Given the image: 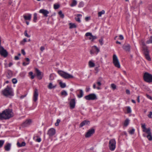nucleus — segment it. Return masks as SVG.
<instances>
[{"label": "nucleus", "instance_id": "nucleus-1", "mask_svg": "<svg viewBox=\"0 0 152 152\" xmlns=\"http://www.w3.org/2000/svg\"><path fill=\"white\" fill-rule=\"evenodd\" d=\"M13 116L12 109H7L4 110L1 113H0V120L8 119L12 117Z\"/></svg>", "mask_w": 152, "mask_h": 152}, {"label": "nucleus", "instance_id": "nucleus-2", "mask_svg": "<svg viewBox=\"0 0 152 152\" xmlns=\"http://www.w3.org/2000/svg\"><path fill=\"white\" fill-rule=\"evenodd\" d=\"M141 127L142 129V131L147 134L146 137L149 141L152 140V136L151 129L150 128H147L145 124H141Z\"/></svg>", "mask_w": 152, "mask_h": 152}, {"label": "nucleus", "instance_id": "nucleus-3", "mask_svg": "<svg viewBox=\"0 0 152 152\" xmlns=\"http://www.w3.org/2000/svg\"><path fill=\"white\" fill-rule=\"evenodd\" d=\"M142 45L143 53L145 57L148 61H150L151 58L149 55V51L147 47L145 46V44L143 42H142Z\"/></svg>", "mask_w": 152, "mask_h": 152}, {"label": "nucleus", "instance_id": "nucleus-4", "mask_svg": "<svg viewBox=\"0 0 152 152\" xmlns=\"http://www.w3.org/2000/svg\"><path fill=\"white\" fill-rule=\"evenodd\" d=\"M58 73L61 77L65 79H69L73 77L72 75L62 71H58Z\"/></svg>", "mask_w": 152, "mask_h": 152}, {"label": "nucleus", "instance_id": "nucleus-5", "mask_svg": "<svg viewBox=\"0 0 152 152\" xmlns=\"http://www.w3.org/2000/svg\"><path fill=\"white\" fill-rule=\"evenodd\" d=\"M2 92L3 95H12L13 94L12 88L8 86H7L2 91Z\"/></svg>", "mask_w": 152, "mask_h": 152}, {"label": "nucleus", "instance_id": "nucleus-6", "mask_svg": "<svg viewBox=\"0 0 152 152\" xmlns=\"http://www.w3.org/2000/svg\"><path fill=\"white\" fill-rule=\"evenodd\" d=\"M143 79L144 80L147 82L152 83V75L148 72H146L144 73Z\"/></svg>", "mask_w": 152, "mask_h": 152}, {"label": "nucleus", "instance_id": "nucleus-7", "mask_svg": "<svg viewBox=\"0 0 152 152\" xmlns=\"http://www.w3.org/2000/svg\"><path fill=\"white\" fill-rule=\"evenodd\" d=\"M116 142L115 140L112 139L110 140L109 143V147L111 151H114L115 148Z\"/></svg>", "mask_w": 152, "mask_h": 152}, {"label": "nucleus", "instance_id": "nucleus-8", "mask_svg": "<svg viewBox=\"0 0 152 152\" xmlns=\"http://www.w3.org/2000/svg\"><path fill=\"white\" fill-rule=\"evenodd\" d=\"M113 63L115 66L118 68H120V65L118 58L115 54L113 56Z\"/></svg>", "mask_w": 152, "mask_h": 152}, {"label": "nucleus", "instance_id": "nucleus-9", "mask_svg": "<svg viewBox=\"0 0 152 152\" xmlns=\"http://www.w3.org/2000/svg\"><path fill=\"white\" fill-rule=\"evenodd\" d=\"M69 104L70 109H74L75 107L76 103L75 99H69Z\"/></svg>", "mask_w": 152, "mask_h": 152}, {"label": "nucleus", "instance_id": "nucleus-10", "mask_svg": "<svg viewBox=\"0 0 152 152\" xmlns=\"http://www.w3.org/2000/svg\"><path fill=\"white\" fill-rule=\"evenodd\" d=\"M95 132V130L93 128L89 129L85 135L86 137H89L93 134Z\"/></svg>", "mask_w": 152, "mask_h": 152}, {"label": "nucleus", "instance_id": "nucleus-11", "mask_svg": "<svg viewBox=\"0 0 152 152\" xmlns=\"http://www.w3.org/2000/svg\"><path fill=\"white\" fill-rule=\"evenodd\" d=\"M35 72L38 79L39 80L41 79L42 77V72L37 68L35 69Z\"/></svg>", "mask_w": 152, "mask_h": 152}, {"label": "nucleus", "instance_id": "nucleus-12", "mask_svg": "<svg viewBox=\"0 0 152 152\" xmlns=\"http://www.w3.org/2000/svg\"><path fill=\"white\" fill-rule=\"evenodd\" d=\"M39 12L43 14L46 17L48 16V14L49 13V12L46 10L42 9L39 10Z\"/></svg>", "mask_w": 152, "mask_h": 152}, {"label": "nucleus", "instance_id": "nucleus-13", "mask_svg": "<svg viewBox=\"0 0 152 152\" xmlns=\"http://www.w3.org/2000/svg\"><path fill=\"white\" fill-rule=\"evenodd\" d=\"M85 98L88 100H94L97 99L96 96H86Z\"/></svg>", "mask_w": 152, "mask_h": 152}, {"label": "nucleus", "instance_id": "nucleus-14", "mask_svg": "<svg viewBox=\"0 0 152 152\" xmlns=\"http://www.w3.org/2000/svg\"><path fill=\"white\" fill-rule=\"evenodd\" d=\"M55 130L53 128H51L49 129L48 131V134L50 136H53L55 134Z\"/></svg>", "mask_w": 152, "mask_h": 152}, {"label": "nucleus", "instance_id": "nucleus-15", "mask_svg": "<svg viewBox=\"0 0 152 152\" xmlns=\"http://www.w3.org/2000/svg\"><path fill=\"white\" fill-rule=\"evenodd\" d=\"M90 124V121L85 120L82 121L80 124L79 127L81 128L85 125H89Z\"/></svg>", "mask_w": 152, "mask_h": 152}, {"label": "nucleus", "instance_id": "nucleus-16", "mask_svg": "<svg viewBox=\"0 0 152 152\" xmlns=\"http://www.w3.org/2000/svg\"><path fill=\"white\" fill-rule=\"evenodd\" d=\"M31 122V119L26 120L22 124V126L25 127L30 125Z\"/></svg>", "mask_w": 152, "mask_h": 152}, {"label": "nucleus", "instance_id": "nucleus-17", "mask_svg": "<svg viewBox=\"0 0 152 152\" xmlns=\"http://www.w3.org/2000/svg\"><path fill=\"white\" fill-rule=\"evenodd\" d=\"M123 48L126 51L129 52L130 51V46L129 44H125L123 46Z\"/></svg>", "mask_w": 152, "mask_h": 152}, {"label": "nucleus", "instance_id": "nucleus-18", "mask_svg": "<svg viewBox=\"0 0 152 152\" xmlns=\"http://www.w3.org/2000/svg\"><path fill=\"white\" fill-rule=\"evenodd\" d=\"M23 17L25 20H30L31 19V14H28L27 15H24Z\"/></svg>", "mask_w": 152, "mask_h": 152}, {"label": "nucleus", "instance_id": "nucleus-19", "mask_svg": "<svg viewBox=\"0 0 152 152\" xmlns=\"http://www.w3.org/2000/svg\"><path fill=\"white\" fill-rule=\"evenodd\" d=\"M11 144L10 143L7 144L4 147V148L6 151H8L10 149Z\"/></svg>", "mask_w": 152, "mask_h": 152}, {"label": "nucleus", "instance_id": "nucleus-20", "mask_svg": "<svg viewBox=\"0 0 152 152\" xmlns=\"http://www.w3.org/2000/svg\"><path fill=\"white\" fill-rule=\"evenodd\" d=\"M56 87V85H53L51 83H49V85L48 86V88L49 89H52L55 88Z\"/></svg>", "mask_w": 152, "mask_h": 152}, {"label": "nucleus", "instance_id": "nucleus-21", "mask_svg": "<svg viewBox=\"0 0 152 152\" xmlns=\"http://www.w3.org/2000/svg\"><path fill=\"white\" fill-rule=\"evenodd\" d=\"M77 2L75 0H72V3L70 4L71 7H74L76 6L77 4Z\"/></svg>", "mask_w": 152, "mask_h": 152}, {"label": "nucleus", "instance_id": "nucleus-22", "mask_svg": "<svg viewBox=\"0 0 152 152\" xmlns=\"http://www.w3.org/2000/svg\"><path fill=\"white\" fill-rule=\"evenodd\" d=\"M102 80V77H100L98 79V81L96 83L98 86H100L102 84L101 83V81Z\"/></svg>", "mask_w": 152, "mask_h": 152}, {"label": "nucleus", "instance_id": "nucleus-23", "mask_svg": "<svg viewBox=\"0 0 152 152\" xmlns=\"http://www.w3.org/2000/svg\"><path fill=\"white\" fill-rule=\"evenodd\" d=\"M129 120L127 118L126 119V120L124 121V126L126 127L129 124Z\"/></svg>", "mask_w": 152, "mask_h": 152}, {"label": "nucleus", "instance_id": "nucleus-24", "mask_svg": "<svg viewBox=\"0 0 152 152\" xmlns=\"http://www.w3.org/2000/svg\"><path fill=\"white\" fill-rule=\"evenodd\" d=\"M69 25L70 26L69 28H76L77 27L75 23H70L69 24Z\"/></svg>", "mask_w": 152, "mask_h": 152}, {"label": "nucleus", "instance_id": "nucleus-25", "mask_svg": "<svg viewBox=\"0 0 152 152\" xmlns=\"http://www.w3.org/2000/svg\"><path fill=\"white\" fill-rule=\"evenodd\" d=\"M77 94L78 95H83V91L82 90H78L76 91Z\"/></svg>", "mask_w": 152, "mask_h": 152}, {"label": "nucleus", "instance_id": "nucleus-26", "mask_svg": "<svg viewBox=\"0 0 152 152\" xmlns=\"http://www.w3.org/2000/svg\"><path fill=\"white\" fill-rule=\"evenodd\" d=\"M88 64L89 67H94L95 65L94 63L93 62L91 61H89Z\"/></svg>", "mask_w": 152, "mask_h": 152}, {"label": "nucleus", "instance_id": "nucleus-27", "mask_svg": "<svg viewBox=\"0 0 152 152\" xmlns=\"http://www.w3.org/2000/svg\"><path fill=\"white\" fill-rule=\"evenodd\" d=\"M92 49H95L96 50V51L97 52V53H96V54H97V53L99 51V48L96 46H94L92 47Z\"/></svg>", "mask_w": 152, "mask_h": 152}, {"label": "nucleus", "instance_id": "nucleus-28", "mask_svg": "<svg viewBox=\"0 0 152 152\" xmlns=\"http://www.w3.org/2000/svg\"><path fill=\"white\" fill-rule=\"evenodd\" d=\"M59 83V84L60 85L61 87L62 88H64L66 86L65 83H63L61 82H60Z\"/></svg>", "mask_w": 152, "mask_h": 152}, {"label": "nucleus", "instance_id": "nucleus-29", "mask_svg": "<svg viewBox=\"0 0 152 152\" xmlns=\"http://www.w3.org/2000/svg\"><path fill=\"white\" fill-rule=\"evenodd\" d=\"M37 13H34V19H33V21L34 22H36V20H37Z\"/></svg>", "mask_w": 152, "mask_h": 152}, {"label": "nucleus", "instance_id": "nucleus-30", "mask_svg": "<svg viewBox=\"0 0 152 152\" xmlns=\"http://www.w3.org/2000/svg\"><path fill=\"white\" fill-rule=\"evenodd\" d=\"M105 13V11L104 10H102L101 11L99 12L98 13V17H101L102 14H104Z\"/></svg>", "mask_w": 152, "mask_h": 152}, {"label": "nucleus", "instance_id": "nucleus-31", "mask_svg": "<svg viewBox=\"0 0 152 152\" xmlns=\"http://www.w3.org/2000/svg\"><path fill=\"white\" fill-rule=\"evenodd\" d=\"M54 79V75L53 74H51L49 76V80H52Z\"/></svg>", "mask_w": 152, "mask_h": 152}, {"label": "nucleus", "instance_id": "nucleus-32", "mask_svg": "<svg viewBox=\"0 0 152 152\" xmlns=\"http://www.w3.org/2000/svg\"><path fill=\"white\" fill-rule=\"evenodd\" d=\"M111 87L112 88V89L113 90L115 89L116 88V86L113 83L111 84Z\"/></svg>", "mask_w": 152, "mask_h": 152}, {"label": "nucleus", "instance_id": "nucleus-33", "mask_svg": "<svg viewBox=\"0 0 152 152\" xmlns=\"http://www.w3.org/2000/svg\"><path fill=\"white\" fill-rule=\"evenodd\" d=\"M146 43L148 44L152 43V36H151L149 40L146 42Z\"/></svg>", "mask_w": 152, "mask_h": 152}, {"label": "nucleus", "instance_id": "nucleus-34", "mask_svg": "<svg viewBox=\"0 0 152 152\" xmlns=\"http://www.w3.org/2000/svg\"><path fill=\"white\" fill-rule=\"evenodd\" d=\"M58 14L60 15V17L63 18L64 17V15L62 13V12L60 11L58 12Z\"/></svg>", "mask_w": 152, "mask_h": 152}, {"label": "nucleus", "instance_id": "nucleus-35", "mask_svg": "<svg viewBox=\"0 0 152 152\" xmlns=\"http://www.w3.org/2000/svg\"><path fill=\"white\" fill-rule=\"evenodd\" d=\"M83 5L84 3L83 1H81L79 3L78 6L79 7H83Z\"/></svg>", "mask_w": 152, "mask_h": 152}, {"label": "nucleus", "instance_id": "nucleus-36", "mask_svg": "<svg viewBox=\"0 0 152 152\" xmlns=\"http://www.w3.org/2000/svg\"><path fill=\"white\" fill-rule=\"evenodd\" d=\"M127 111L128 113H130L131 112V109L129 107H127Z\"/></svg>", "mask_w": 152, "mask_h": 152}, {"label": "nucleus", "instance_id": "nucleus-37", "mask_svg": "<svg viewBox=\"0 0 152 152\" xmlns=\"http://www.w3.org/2000/svg\"><path fill=\"white\" fill-rule=\"evenodd\" d=\"M27 42V40L25 38L23 39V40L20 42V44L21 45H23L24 44V43L26 42Z\"/></svg>", "mask_w": 152, "mask_h": 152}, {"label": "nucleus", "instance_id": "nucleus-38", "mask_svg": "<svg viewBox=\"0 0 152 152\" xmlns=\"http://www.w3.org/2000/svg\"><path fill=\"white\" fill-rule=\"evenodd\" d=\"M59 5L58 4H54V8L56 10L58 9L59 8Z\"/></svg>", "mask_w": 152, "mask_h": 152}, {"label": "nucleus", "instance_id": "nucleus-39", "mask_svg": "<svg viewBox=\"0 0 152 152\" xmlns=\"http://www.w3.org/2000/svg\"><path fill=\"white\" fill-rule=\"evenodd\" d=\"M4 141L3 140H0V148H1L4 143Z\"/></svg>", "mask_w": 152, "mask_h": 152}, {"label": "nucleus", "instance_id": "nucleus-40", "mask_svg": "<svg viewBox=\"0 0 152 152\" xmlns=\"http://www.w3.org/2000/svg\"><path fill=\"white\" fill-rule=\"evenodd\" d=\"M24 35L25 36L28 37H30V36L28 35L27 34V30H26L25 31L24 33Z\"/></svg>", "mask_w": 152, "mask_h": 152}, {"label": "nucleus", "instance_id": "nucleus-41", "mask_svg": "<svg viewBox=\"0 0 152 152\" xmlns=\"http://www.w3.org/2000/svg\"><path fill=\"white\" fill-rule=\"evenodd\" d=\"M60 122V120L59 119H58L57 120L55 124V125L56 126L58 125L59 123Z\"/></svg>", "mask_w": 152, "mask_h": 152}, {"label": "nucleus", "instance_id": "nucleus-42", "mask_svg": "<svg viewBox=\"0 0 152 152\" xmlns=\"http://www.w3.org/2000/svg\"><path fill=\"white\" fill-rule=\"evenodd\" d=\"M134 129H133L129 131V133L131 134H133L134 133Z\"/></svg>", "mask_w": 152, "mask_h": 152}, {"label": "nucleus", "instance_id": "nucleus-43", "mask_svg": "<svg viewBox=\"0 0 152 152\" xmlns=\"http://www.w3.org/2000/svg\"><path fill=\"white\" fill-rule=\"evenodd\" d=\"M85 35L86 37H88V36L91 37V36H92V34L91 33L88 32V33H86Z\"/></svg>", "mask_w": 152, "mask_h": 152}, {"label": "nucleus", "instance_id": "nucleus-44", "mask_svg": "<svg viewBox=\"0 0 152 152\" xmlns=\"http://www.w3.org/2000/svg\"><path fill=\"white\" fill-rule=\"evenodd\" d=\"M75 20L79 23H80L81 22V20H80V18L78 17H75Z\"/></svg>", "mask_w": 152, "mask_h": 152}, {"label": "nucleus", "instance_id": "nucleus-45", "mask_svg": "<svg viewBox=\"0 0 152 152\" xmlns=\"http://www.w3.org/2000/svg\"><path fill=\"white\" fill-rule=\"evenodd\" d=\"M12 81L13 84H15L17 83V80L15 78H13L12 80Z\"/></svg>", "mask_w": 152, "mask_h": 152}, {"label": "nucleus", "instance_id": "nucleus-46", "mask_svg": "<svg viewBox=\"0 0 152 152\" xmlns=\"http://www.w3.org/2000/svg\"><path fill=\"white\" fill-rule=\"evenodd\" d=\"M38 96H34L33 100L34 102H36Z\"/></svg>", "mask_w": 152, "mask_h": 152}, {"label": "nucleus", "instance_id": "nucleus-47", "mask_svg": "<svg viewBox=\"0 0 152 152\" xmlns=\"http://www.w3.org/2000/svg\"><path fill=\"white\" fill-rule=\"evenodd\" d=\"M103 39L102 38L101 39H99V42L100 43V44L101 45H102L103 44Z\"/></svg>", "mask_w": 152, "mask_h": 152}, {"label": "nucleus", "instance_id": "nucleus-48", "mask_svg": "<svg viewBox=\"0 0 152 152\" xmlns=\"http://www.w3.org/2000/svg\"><path fill=\"white\" fill-rule=\"evenodd\" d=\"M61 95H66L67 93L66 91H63L61 92Z\"/></svg>", "mask_w": 152, "mask_h": 152}, {"label": "nucleus", "instance_id": "nucleus-49", "mask_svg": "<svg viewBox=\"0 0 152 152\" xmlns=\"http://www.w3.org/2000/svg\"><path fill=\"white\" fill-rule=\"evenodd\" d=\"M38 93L37 91V90L36 89H35V90L34 92V95H38Z\"/></svg>", "mask_w": 152, "mask_h": 152}, {"label": "nucleus", "instance_id": "nucleus-50", "mask_svg": "<svg viewBox=\"0 0 152 152\" xmlns=\"http://www.w3.org/2000/svg\"><path fill=\"white\" fill-rule=\"evenodd\" d=\"M90 89V88L89 86H87L86 88V92H88Z\"/></svg>", "mask_w": 152, "mask_h": 152}, {"label": "nucleus", "instance_id": "nucleus-51", "mask_svg": "<svg viewBox=\"0 0 152 152\" xmlns=\"http://www.w3.org/2000/svg\"><path fill=\"white\" fill-rule=\"evenodd\" d=\"M152 115V112L151 111L149 113V114L148 115V117L149 118H151V115Z\"/></svg>", "mask_w": 152, "mask_h": 152}, {"label": "nucleus", "instance_id": "nucleus-52", "mask_svg": "<svg viewBox=\"0 0 152 152\" xmlns=\"http://www.w3.org/2000/svg\"><path fill=\"white\" fill-rule=\"evenodd\" d=\"M92 37V40H91V41L92 42L93 41V40L96 39L97 38V37L95 36H94L92 35V36H91Z\"/></svg>", "mask_w": 152, "mask_h": 152}, {"label": "nucleus", "instance_id": "nucleus-53", "mask_svg": "<svg viewBox=\"0 0 152 152\" xmlns=\"http://www.w3.org/2000/svg\"><path fill=\"white\" fill-rule=\"evenodd\" d=\"M126 92L127 94H130V91L128 89H126Z\"/></svg>", "mask_w": 152, "mask_h": 152}, {"label": "nucleus", "instance_id": "nucleus-54", "mask_svg": "<svg viewBox=\"0 0 152 152\" xmlns=\"http://www.w3.org/2000/svg\"><path fill=\"white\" fill-rule=\"evenodd\" d=\"M119 39L120 40H123L124 39V37H123V36L122 35H120L119 36Z\"/></svg>", "mask_w": 152, "mask_h": 152}, {"label": "nucleus", "instance_id": "nucleus-55", "mask_svg": "<svg viewBox=\"0 0 152 152\" xmlns=\"http://www.w3.org/2000/svg\"><path fill=\"white\" fill-rule=\"evenodd\" d=\"M26 145V143L24 142H23L21 144V147L25 146Z\"/></svg>", "mask_w": 152, "mask_h": 152}, {"label": "nucleus", "instance_id": "nucleus-56", "mask_svg": "<svg viewBox=\"0 0 152 152\" xmlns=\"http://www.w3.org/2000/svg\"><path fill=\"white\" fill-rule=\"evenodd\" d=\"M40 49L41 51H43L45 50V48L43 46H42L40 47Z\"/></svg>", "mask_w": 152, "mask_h": 152}, {"label": "nucleus", "instance_id": "nucleus-57", "mask_svg": "<svg viewBox=\"0 0 152 152\" xmlns=\"http://www.w3.org/2000/svg\"><path fill=\"white\" fill-rule=\"evenodd\" d=\"M147 97L152 101V97L151 96H147Z\"/></svg>", "mask_w": 152, "mask_h": 152}, {"label": "nucleus", "instance_id": "nucleus-58", "mask_svg": "<svg viewBox=\"0 0 152 152\" xmlns=\"http://www.w3.org/2000/svg\"><path fill=\"white\" fill-rule=\"evenodd\" d=\"M90 19V17H86L85 18V20L86 21H88Z\"/></svg>", "mask_w": 152, "mask_h": 152}, {"label": "nucleus", "instance_id": "nucleus-59", "mask_svg": "<svg viewBox=\"0 0 152 152\" xmlns=\"http://www.w3.org/2000/svg\"><path fill=\"white\" fill-rule=\"evenodd\" d=\"M21 53L23 55H25L26 54V53L24 50L22 49L21 50Z\"/></svg>", "mask_w": 152, "mask_h": 152}, {"label": "nucleus", "instance_id": "nucleus-60", "mask_svg": "<svg viewBox=\"0 0 152 152\" xmlns=\"http://www.w3.org/2000/svg\"><path fill=\"white\" fill-rule=\"evenodd\" d=\"M17 145L19 147H21V144L19 142H17Z\"/></svg>", "mask_w": 152, "mask_h": 152}, {"label": "nucleus", "instance_id": "nucleus-61", "mask_svg": "<svg viewBox=\"0 0 152 152\" xmlns=\"http://www.w3.org/2000/svg\"><path fill=\"white\" fill-rule=\"evenodd\" d=\"M36 141L38 142H40L41 141V139L40 138H38L37 139Z\"/></svg>", "mask_w": 152, "mask_h": 152}, {"label": "nucleus", "instance_id": "nucleus-62", "mask_svg": "<svg viewBox=\"0 0 152 152\" xmlns=\"http://www.w3.org/2000/svg\"><path fill=\"white\" fill-rule=\"evenodd\" d=\"M26 96H20L19 98L20 99L23 98Z\"/></svg>", "mask_w": 152, "mask_h": 152}, {"label": "nucleus", "instance_id": "nucleus-63", "mask_svg": "<svg viewBox=\"0 0 152 152\" xmlns=\"http://www.w3.org/2000/svg\"><path fill=\"white\" fill-rule=\"evenodd\" d=\"M29 64V63H26L25 62H23V65L24 66H25L26 65L28 64Z\"/></svg>", "mask_w": 152, "mask_h": 152}, {"label": "nucleus", "instance_id": "nucleus-64", "mask_svg": "<svg viewBox=\"0 0 152 152\" xmlns=\"http://www.w3.org/2000/svg\"><path fill=\"white\" fill-rule=\"evenodd\" d=\"M94 49H92L90 51V53H91V54L92 55V54H94V52L93 51V50H94Z\"/></svg>", "mask_w": 152, "mask_h": 152}]
</instances>
